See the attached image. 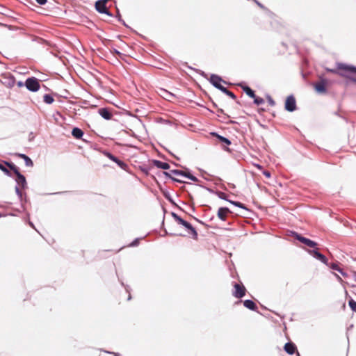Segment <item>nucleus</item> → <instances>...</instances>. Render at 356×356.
Instances as JSON below:
<instances>
[{
    "label": "nucleus",
    "instance_id": "obj_1",
    "mask_svg": "<svg viewBox=\"0 0 356 356\" xmlns=\"http://www.w3.org/2000/svg\"><path fill=\"white\" fill-rule=\"evenodd\" d=\"M25 86L31 91H37L40 85L38 81L35 78H29L26 81Z\"/></svg>",
    "mask_w": 356,
    "mask_h": 356
},
{
    "label": "nucleus",
    "instance_id": "obj_2",
    "mask_svg": "<svg viewBox=\"0 0 356 356\" xmlns=\"http://www.w3.org/2000/svg\"><path fill=\"white\" fill-rule=\"evenodd\" d=\"M234 291L233 296L236 298H241L245 295L246 289L243 284H234Z\"/></svg>",
    "mask_w": 356,
    "mask_h": 356
},
{
    "label": "nucleus",
    "instance_id": "obj_3",
    "mask_svg": "<svg viewBox=\"0 0 356 356\" xmlns=\"http://www.w3.org/2000/svg\"><path fill=\"white\" fill-rule=\"evenodd\" d=\"M285 108L288 111H293L296 108V99L293 97L290 96L288 97L285 102Z\"/></svg>",
    "mask_w": 356,
    "mask_h": 356
},
{
    "label": "nucleus",
    "instance_id": "obj_4",
    "mask_svg": "<svg viewBox=\"0 0 356 356\" xmlns=\"http://www.w3.org/2000/svg\"><path fill=\"white\" fill-rule=\"evenodd\" d=\"M210 81L211 83L214 86H216V88L220 89L222 91H226V88H225L222 85H221V81H222V79L216 76V75H212L211 77H210Z\"/></svg>",
    "mask_w": 356,
    "mask_h": 356
},
{
    "label": "nucleus",
    "instance_id": "obj_5",
    "mask_svg": "<svg viewBox=\"0 0 356 356\" xmlns=\"http://www.w3.org/2000/svg\"><path fill=\"white\" fill-rule=\"evenodd\" d=\"M308 252L311 255H312L316 259L320 260L321 262H323L324 264H327V258L323 254H322L321 253H320L318 252V248H316V250H309Z\"/></svg>",
    "mask_w": 356,
    "mask_h": 356
},
{
    "label": "nucleus",
    "instance_id": "obj_6",
    "mask_svg": "<svg viewBox=\"0 0 356 356\" xmlns=\"http://www.w3.org/2000/svg\"><path fill=\"white\" fill-rule=\"evenodd\" d=\"M296 238L310 248H315L317 245L316 242L298 234L296 235Z\"/></svg>",
    "mask_w": 356,
    "mask_h": 356
},
{
    "label": "nucleus",
    "instance_id": "obj_7",
    "mask_svg": "<svg viewBox=\"0 0 356 356\" xmlns=\"http://www.w3.org/2000/svg\"><path fill=\"white\" fill-rule=\"evenodd\" d=\"M108 0H101V1H98L96 4H95V7H96V9L99 12V13H107V10H106V8L105 6V4L108 1Z\"/></svg>",
    "mask_w": 356,
    "mask_h": 356
},
{
    "label": "nucleus",
    "instance_id": "obj_8",
    "mask_svg": "<svg viewBox=\"0 0 356 356\" xmlns=\"http://www.w3.org/2000/svg\"><path fill=\"white\" fill-rule=\"evenodd\" d=\"M284 350L289 355H293L296 350V346L293 343L289 342L285 343Z\"/></svg>",
    "mask_w": 356,
    "mask_h": 356
},
{
    "label": "nucleus",
    "instance_id": "obj_9",
    "mask_svg": "<svg viewBox=\"0 0 356 356\" xmlns=\"http://www.w3.org/2000/svg\"><path fill=\"white\" fill-rule=\"evenodd\" d=\"M339 68L340 70H345L347 72L356 74V67H354V66L346 65H343V64H339Z\"/></svg>",
    "mask_w": 356,
    "mask_h": 356
},
{
    "label": "nucleus",
    "instance_id": "obj_10",
    "mask_svg": "<svg viewBox=\"0 0 356 356\" xmlns=\"http://www.w3.org/2000/svg\"><path fill=\"white\" fill-rule=\"evenodd\" d=\"M228 213L229 210L227 208H221L218 212L220 220L222 221L226 220V216L228 215Z\"/></svg>",
    "mask_w": 356,
    "mask_h": 356
},
{
    "label": "nucleus",
    "instance_id": "obj_11",
    "mask_svg": "<svg viewBox=\"0 0 356 356\" xmlns=\"http://www.w3.org/2000/svg\"><path fill=\"white\" fill-rule=\"evenodd\" d=\"M243 305L245 307H247L249 309L254 311L257 309L256 304L250 300H246L243 302Z\"/></svg>",
    "mask_w": 356,
    "mask_h": 356
},
{
    "label": "nucleus",
    "instance_id": "obj_12",
    "mask_svg": "<svg viewBox=\"0 0 356 356\" xmlns=\"http://www.w3.org/2000/svg\"><path fill=\"white\" fill-rule=\"evenodd\" d=\"M316 90L318 92H323L325 91L326 86L324 82L318 83L315 86Z\"/></svg>",
    "mask_w": 356,
    "mask_h": 356
},
{
    "label": "nucleus",
    "instance_id": "obj_13",
    "mask_svg": "<svg viewBox=\"0 0 356 356\" xmlns=\"http://www.w3.org/2000/svg\"><path fill=\"white\" fill-rule=\"evenodd\" d=\"M17 181L18 184L22 185V186L24 187L26 184L25 177L18 172H17Z\"/></svg>",
    "mask_w": 356,
    "mask_h": 356
},
{
    "label": "nucleus",
    "instance_id": "obj_14",
    "mask_svg": "<svg viewBox=\"0 0 356 356\" xmlns=\"http://www.w3.org/2000/svg\"><path fill=\"white\" fill-rule=\"evenodd\" d=\"M100 115L105 119L109 120L111 118V113L106 109H101L99 111Z\"/></svg>",
    "mask_w": 356,
    "mask_h": 356
},
{
    "label": "nucleus",
    "instance_id": "obj_15",
    "mask_svg": "<svg viewBox=\"0 0 356 356\" xmlns=\"http://www.w3.org/2000/svg\"><path fill=\"white\" fill-rule=\"evenodd\" d=\"M72 135L79 138H81L83 135V132L81 130H80L79 129H77V128H74L73 130H72Z\"/></svg>",
    "mask_w": 356,
    "mask_h": 356
},
{
    "label": "nucleus",
    "instance_id": "obj_16",
    "mask_svg": "<svg viewBox=\"0 0 356 356\" xmlns=\"http://www.w3.org/2000/svg\"><path fill=\"white\" fill-rule=\"evenodd\" d=\"M243 90H244V91L245 92V93H246L248 96H250V97H252V98H254V97H254V92H253V91L250 88H248V87H244Z\"/></svg>",
    "mask_w": 356,
    "mask_h": 356
},
{
    "label": "nucleus",
    "instance_id": "obj_17",
    "mask_svg": "<svg viewBox=\"0 0 356 356\" xmlns=\"http://www.w3.org/2000/svg\"><path fill=\"white\" fill-rule=\"evenodd\" d=\"M348 304H349L350 309L353 312H356V302L355 300H353V299H351L349 300Z\"/></svg>",
    "mask_w": 356,
    "mask_h": 356
},
{
    "label": "nucleus",
    "instance_id": "obj_18",
    "mask_svg": "<svg viewBox=\"0 0 356 356\" xmlns=\"http://www.w3.org/2000/svg\"><path fill=\"white\" fill-rule=\"evenodd\" d=\"M20 156L25 160L26 163L27 165H33L32 161L28 156H26L24 154H21Z\"/></svg>",
    "mask_w": 356,
    "mask_h": 356
},
{
    "label": "nucleus",
    "instance_id": "obj_19",
    "mask_svg": "<svg viewBox=\"0 0 356 356\" xmlns=\"http://www.w3.org/2000/svg\"><path fill=\"white\" fill-rule=\"evenodd\" d=\"M157 166L162 169H168L169 168V165L166 163L157 162Z\"/></svg>",
    "mask_w": 356,
    "mask_h": 356
},
{
    "label": "nucleus",
    "instance_id": "obj_20",
    "mask_svg": "<svg viewBox=\"0 0 356 356\" xmlns=\"http://www.w3.org/2000/svg\"><path fill=\"white\" fill-rule=\"evenodd\" d=\"M331 268L336 270L339 272H340L343 275L345 274L342 272V270L339 267V266L337 264H332L330 266Z\"/></svg>",
    "mask_w": 356,
    "mask_h": 356
},
{
    "label": "nucleus",
    "instance_id": "obj_21",
    "mask_svg": "<svg viewBox=\"0 0 356 356\" xmlns=\"http://www.w3.org/2000/svg\"><path fill=\"white\" fill-rule=\"evenodd\" d=\"M44 100L47 104H51L54 102V99L48 95H44Z\"/></svg>",
    "mask_w": 356,
    "mask_h": 356
},
{
    "label": "nucleus",
    "instance_id": "obj_22",
    "mask_svg": "<svg viewBox=\"0 0 356 356\" xmlns=\"http://www.w3.org/2000/svg\"><path fill=\"white\" fill-rule=\"evenodd\" d=\"M181 225L184 227H185L186 229H191L195 236L197 235L196 232L195 231V229L193 228H192L191 224L186 223V224H181Z\"/></svg>",
    "mask_w": 356,
    "mask_h": 356
},
{
    "label": "nucleus",
    "instance_id": "obj_23",
    "mask_svg": "<svg viewBox=\"0 0 356 356\" xmlns=\"http://www.w3.org/2000/svg\"><path fill=\"white\" fill-rule=\"evenodd\" d=\"M140 238H136L132 243H131L128 247L137 246L139 244Z\"/></svg>",
    "mask_w": 356,
    "mask_h": 356
},
{
    "label": "nucleus",
    "instance_id": "obj_24",
    "mask_svg": "<svg viewBox=\"0 0 356 356\" xmlns=\"http://www.w3.org/2000/svg\"><path fill=\"white\" fill-rule=\"evenodd\" d=\"M254 102L257 104H260L263 102V99H261V98H255L254 97Z\"/></svg>",
    "mask_w": 356,
    "mask_h": 356
},
{
    "label": "nucleus",
    "instance_id": "obj_25",
    "mask_svg": "<svg viewBox=\"0 0 356 356\" xmlns=\"http://www.w3.org/2000/svg\"><path fill=\"white\" fill-rule=\"evenodd\" d=\"M219 138H220L222 141H223V142L226 143L227 144H228V145H229V144H230V142H229V140L228 139H227V138H224V137H222V136H219Z\"/></svg>",
    "mask_w": 356,
    "mask_h": 356
},
{
    "label": "nucleus",
    "instance_id": "obj_26",
    "mask_svg": "<svg viewBox=\"0 0 356 356\" xmlns=\"http://www.w3.org/2000/svg\"><path fill=\"white\" fill-rule=\"evenodd\" d=\"M231 203L234 204V205H236V206H238V207L245 209V207L241 203H239V202H232Z\"/></svg>",
    "mask_w": 356,
    "mask_h": 356
},
{
    "label": "nucleus",
    "instance_id": "obj_27",
    "mask_svg": "<svg viewBox=\"0 0 356 356\" xmlns=\"http://www.w3.org/2000/svg\"><path fill=\"white\" fill-rule=\"evenodd\" d=\"M36 1L41 5L44 4L47 2V0H36Z\"/></svg>",
    "mask_w": 356,
    "mask_h": 356
},
{
    "label": "nucleus",
    "instance_id": "obj_28",
    "mask_svg": "<svg viewBox=\"0 0 356 356\" xmlns=\"http://www.w3.org/2000/svg\"><path fill=\"white\" fill-rule=\"evenodd\" d=\"M264 175H265L266 177H268V178H269V177H270V172H269L264 171Z\"/></svg>",
    "mask_w": 356,
    "mask_h": 356
},
{
    "label": "nucleus",
    "instance_id": "obj_29",
    "mask_svg": "<svg viewBox=\"0 0 356 356\" xmlns=\"http://www.w3.org/2000/svg\"><path fill=\"white\" fill-rule=\"evenodd\" d=\"M225 92H226L228 95H229L230 97H234V95L232 92L228 91L227 89H226V91H224Z\"/></svg>",
    "mask_w": 356,
    "mask_h": 356
},
{
    "label": "nucleus",
    "instance_id": "obj_30",
    "mask_svg": "<svg viewBox=\"0 0 356 356\" xmlns=\"http://www.w3.org/2000/svg\"><path fill=\"white\" fill-rule=\"evenodd\" d=\"M17 86H18L19 87H22V86H24V84H23V83H22V81H19V82L17 83Z\"/></svg>",
    "mask_w": 356,
    "mask_h": 356
},
{
    "label": "nucleus",
    "instance_id": "obj_31",
    "mask_svg": "<svg viewBox=\"0 0 356 356\" xmlns=\"http://www.w3.org/2000/svg\"><path fill=\"white\" fill-rule=\"evenodd\" d=\"M0 169H1L4 172H8V170L5 168H3L1 165H0Z\"/></svg>",
    "mask_w": 356,
    "mask_h": 356
},
{
    "label": "nucleus",
    "instance_id": "obj_32",
    "mask_svg": "<svg viewBox=\"0 0 356 356\" xmlns=\"http://www.w3.org/2000/svg\"><path fill=\"white\" fill-rule=\"evenodd\" d=\"M341 75L344 76H348V74H346V73H341Z\"/></svg>",
    "mask_w": 356,
    "mask_h": 356
},
{
    "label": "nucleus",
    "instance_id": "obj_33",
    "mask_svg": "<svg viewBox=\"0 0 356 356\" xmlns=\"http://www.w3.org/2000/svg\"><path fill=\"white\" fill-rule=\"evenodd\" d=\"M118 163L120 165H121V166H122V165H123V163H121V162H120V161H119V162H118Z\"/></svg>",
    "mask_w": 356,
    "mask_h": 356
},
{
    "label": "nucleus",
    "instance_id": "obj_34",
    "mask_svg": "<svg viewBox=\"0 0 356 356\" xmlns=\"http://www.w3.org/2000/svg\"><path fill=\"white\" fill-rule=\"evenodd\" d=\"M30 225H31L32 227H34L33 223H31Z\"/></svg>",
    "mask_w": 356,
    "mask_h": 356
}]
</instances>
